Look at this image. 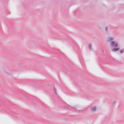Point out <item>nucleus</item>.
Here are the masks:
<instances>
[{"label":"nucleus","instance_id":"nucleus-1","mask_svg":"<svg viewBox=\"0 0 124 124\" xmlns=\"http://www.w3.org/2000/svg\"><path fill=\"white\" fill-rule=\"evenodd\" d=\"M91 111L93 112H95L97 110V107L96 106H94L91 107L90 108Z\"/></svg>","mask_w":124,"mask_h":124},{"label":"nucleus","instance_id":"nucleus-9","mask_svg":"<svg viewBox=\"0 0 124 124\" xmlns=\"http://www.w3.org/2000/svg\"><path fill=\"white\" fill-rule=\"evenodd\" d=\"M72 108H75L76 107H71Z\"/></svg>","mask_w":124,"mask_h":124},{"label":"nucleus","instance_id":"nucleus-7","mask_svg":"<svg viewBox=\"0 0 124 124\" xmlns=\"http://www.w3.org/2000/svg\"><path fill=\"white\" fill-rule=\"evenodd\" d=\"M89 47L90 49H91V44L89 45Z\"/></svg>","mask_w":124,"mask_h":124},{"label":"nucleus","instance_id":"nucleus-4","mask_svg":"<svg viewBox=\"0 0 124 124\" xmlns=\"http://www.w3.org/2000/svg\"><path fill=\"white\" fill-rule=\"evenodd\" d=\"M114 46H115V47H117L118 46V44H117V43H116L115 44H114Z\"/></svg>","mask_w":124,"mask_h":124},{"label":"nucleus","instance_id":"nucleus-6","mask_svg":"<svg viewBox=\"0 0 124 124\" xmlns=\"http://www.w3.org/2000/svg\"><path fill=\"white\" fill-rule=\"evenodd\" d=\"M124 50H122L120 51V52L121 53H122L124 52Z\"/></svg>","mask_w":124,"mask_h":124},{"label":"nucleus","instance_id":"nucleus-10","mask_svg":"<svg viewBox=\"0 0 124 124\" xmlns=\"http://www.w3.org/2000/svg\"><path fill=\"white\" fill-rule=\"evenodd\" d=\"M54 90H55V92H56V90H55V88L54 89Z\"/></svg>","mask_w":124,"mask_h":124},{"label":"nucleus","instance_id":"nucleus-3","mask_svg":"<svg viewBox=\"0 0 124 124\" xmlns=\"http://www.w3.org/2000/svg\"><path fill=\"white\" fill-rule=\"evenodd\" d=\"M113 40V38H110L108 39V41H110Z\"/></svg>","mask_w":124,"mask_h":124},{"label":"nucleus","instance_id":"nucleus-8","mask_svg":"<svg viewBox=\"0 0 124 124\" xmlns=\"http://www.w3.org/2000/svg\"><path fill=\"white\" fill-rule=\"evenodd\" d=\"M116 103V102L115 101L113 102L114 104H115Z\"/></svg>","mask_w":124,"mask_h":124},{"label":"nucleus","instance_id":"nucleus-5","mask_svg":"<svg viewBox=\"0 0 124 124\" xmlns=\"http://www.w3.org/2000/svg\"><path fill=\"white\" fill-rule=\"evenodd\" d=\"M115 43H116V42L115 41H113L111 43V44H114Z\"/></svg>","mask_w":124,"mask_h":124},{"label":"nucleus","instance_id":"nucleus-11","mask_svg":"<svg viewBox=\"0 0 124 124\" xmlns=\"http://www.w3.org/2000/svg\"><path fill=\"white\" fill-rule=\"evenodd\" d=\"M106 30L107 31V28H106Z\"/></svg>","mask_w":124,"mask_h":124},{"label":"nucleus","instance_id":"nucleus-2","mask_svg":"<svg viewBox=\"0 0 124 124\" xmlns=\"http://www.w3.org/2000/svg\"><path fill=\"white\" fill-rule=\"evenodd\" d=\"M119 50V48H114L112 49V50L113 51H117L118 50Z\"/></svg>","mask_w":124,"mask_h":124}]
</instances>
